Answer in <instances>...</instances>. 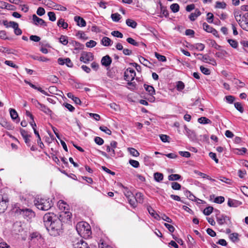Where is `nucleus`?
Returning <instances> with one entry per match:
<instances>
[{
	"mask_svg": "<svg viewBox=\"0 0 248 248\" xmlns=\"http://www.w3.org/2000/svg\"><path fill=\"white\" fill-rule=\"evenodd\" d=\"M34 202L38 209L43 211L50 209L53 205L52 200L46 197H37L34 200Z\"/></svg>",
	"mask_w": 248,
	"mask_h": 248,
	"instance_id": "obj_1",
	"label": "nucleus"
},
{
	"mask_svg": "<svg viewBox=\"0 0 248 248\" xmlns=\"http://www.w3.org/2000/svg\"><path fill=\"white\" fill-rule=\"evenodd\" d=\"M76 230L78 234L85 239L89 238L92 234L90 225L84 221L78 222L76 225Z\"/></svg>",
	"mask_w": 248,
	"mask_h": 248,
	"instance_id": "obj_2",
	"label": "nucleus"
},
{
	"mask_svg": "<svg viewBox=\"0 0 248 248\" xmlns=\"http://www.w3.org/2000/svg\"><path fill=\"white\" fill-rule=\"evenodd\" d=\"M62 223L61 222V221L59 219L58 217L57 218L55 219L52 223H51L50 227H48L46 230L49 232L50 235L56 236L59 234V233L62 229Z\"/></svg>",
	"mask_w": 248,
	"mask_h": 248,
	"instance_id": "obj_3",
	"label": "nucleus"
},
{
	"mask_svg": "<svg viewBox=\"0 0 248 248\" xmlns=\"http://www.w3.org/2000/svg\"><path fill=\"white\" fill-rule=\"evenodd\" d=\"M136 77V72L132 68H128L124 72V78L125 80L127 81L128 85L135 86V82H132Z\"/></svg>",
	"mask_w": 248,
	"mask_h": 248,
	"instance_id": "obj_4",
	"label": "nucleus"
},
{
	"mask_svg": "<svg viewBox=\"0 0 248 248\" xmlns=\"http://www.w3.org/2000/svg\"><path fill=\"white\" fill-rule=\"evenodd\" d=\"M16 212L20 215H21L23 217L27 220L31 219L35 216V213L31 209L29 208H19L16 210Z\"/></svg>",
	"mask_w": 248,
	"mask_h": 248,
	"instance_id": "obj_5",
	"label": "nucleus"
},
{
	"mask_svg": "<svg viewBox=\"0 0 248 248\" xmlns=\"http://www.w3.org/2000/svg\"><path fill=\"white\" fill-rule=\"evenodd\" d=\"M57 216L53 213L49 212L46 213L43 217V221L44 225L46 229L48 227H50L51 223L54 221L57 218Z\"/></svg>",
	"mask_w": 248,
	"mask_h": 248,
	"instance_id": "obj_6",
	"label": "nucleus"
},
{
	"mask_svg": "<svg viewBox=\"0 0 248 248\" xmlns=\"http://www.w3.org/2000/svg\"><path fill=\"white\" fill-rule=\"evenodd\" d=\"M93 60V55L91 52L83 51L81 54L80 61L85 63H88Z\"/></svg>",
	"mask_w": 248,
	"mask_h": 248,
	"instance_id": "obj_7",
	"label": "nucleus"
},
{
	"mask_svg": "<svg viewBox=\"0 0 248 248\" xmlns=\"http://www.w3.org/2000/svg\"><path fill=\"white\" fill-rule=\"evenodd\" d=\"M8 199L6 196L0 194V213L3 212L8 207Z\"/></svg>",
	"mask_w": 248,
	"mask_h": 248,
	"instance_id": "obj_8",
	"label": "nucleus"
},
{
	"mask_svg": "<svg viewBox=\"0 0 248 248\" xmlns=\"http://www.w3.org/2000/svg\"><path fill=\"white\" fill-rule=\"evenodd\" d=\"M71 216L72 214L69 211H62L58 218L61 221L62 223V222H67L70 221Z\"/></svg>",
	"mask_w": 248,
	"mask_h": 248,
	"instance_id": "obj_9",
	"label": "nucleus"
},
{
	"mask_svg": "<svg viewBox=\"0 0 248 248\" xmlns=\"http://www.w3.org/2000/svg\"><path fill=\"white\" fill-rule=\"evenodd\" d=\"M32 22L33 23L36 25H40L42 26H46V22L42 18L38 17L36 15H32Z\"/></svg>",
	"mask_w": 248,
	"mask_h": 248,
	"instance_id": "obj_10",
	"label": "nucleus"
},
{
	"mask_svg": "<svg viewBox=\"0 0 248 248\" xmlns=\"http://www.w3.org/2000/svg\"><path fill=\"white\" fill-rule=\"evenodd\" d=\"M58 206L62 211H67L69 207V205L62 200L58 202Z\"/></svg>",
	"mask_w": 248,
	"mask_h": 248,
	"instance_id": "obj_11",
	"label": "nucleus"
},
{
	"mask_svg": "<svg viewBox=\"0 0 248 248\" xmlns=\"http://www.w3.org/2000/svg\"><path fill=\"white\" fill-rule=\"evenodd\" d=\"M9 111L11 118L16 123H19L20 121V119L16 110L13 108H10Z\"/></svg>",
	"mask_w": 248,
	"mask_h": 248,
	"instance_id": "obj_12",
	"label": "nucleus"
},
{
	"mask_svg": "<svg viewBox=\"0 0 248 248\" xmlns=\"http://www.w3.org/2000/svg\"><path fill=\"white\" fill-rule=\"evenodd\" d=\"M231 80L232 83L234 84L235 87H236L237 89L243 88L245 86V83L244 82L236 78H233L231 79Z\"/></svg>",
	"mask_w": 248,
	"mask_h": 248,
	"instance_id": "obj_13",
	"label": "nucleus"
},
{
	"mask_svg": "<svg viewBox=\"0 0 248 248\" xmlns=\"http://www.w3.org/2000/svg\"><path fill=\"white\" fill-rule=\"evenodd\" d=\"M24 82L26 84H28L33 89L38 90V91L41 92L42 93H43L46 95H48V94L46 92L45 90H43L41 88L36 87L35 85L33 84L31 82L28 81V80H25Z\"/></svg>",
	"mask_w": 248,
	"mask_h": 248,
	"instance_id": "obj_14",
	"label": "nucleus"
},
{
	"mask_svg": "<svg viewBox=\"0 0 248 248\" xmlns=\"http://www.w3.org/2000/svg\"><path fill=\"white\" fill-rule=\"evenodd\" d=\"M112 62L111 58L108 55L103 57L101 60V63L103 65L107 67L110 65Z\"/></svg>",
	"mask_w": 248,
	"mask_h": 248,
	"instance_id": "obj_15",
	"label": "nucleus"
},
{
	"mask_svg": "<svg viewBox=\"0 0 248 248\" xmlns=\"http://www.w3.org/2000/svg\"><path fill=\"white\" fill-rule=\"evenodd\" d=\"M237 22L244 30L248 31V20L239 19Z\"/></svg>",
	"mask_w": 248,
	"mask_h": 248,
	"instance_id": "obj_16",
	"label": "nucleus"
},
{
	"mask_svg": "<svg viewBox=\"0 0 248 248\" xmlns=\"http://www.w3.org/2000/svg\"><path fill=\"white\" fill-rule=\"evenodd\" d=\"M75 21L77 23V25L79 26L83 27L86 25L85 20L79 16H76L74 17Z\"/></svg>",
	"mask_w": 248,
	"mask_h": 248,
	"instance_id": "obj_17",
	"label": "nucleus"
},
{
	"mask_svg": "<svg viewBox=\"0 0 248 248\" xmlns=\"http://www.w3.org/2000/svg\"><path fill=\"white\" fill-rule=\"evenodd\" d=\"M38 108L47 115H51L52 114V111L44 104H41Z\"/></svg>",
	"mask_w": 248,
	"mask_h": 248,
	"instance_id": "obj_18",
	"label": "nucleus"
},
{
	"mask_svg": "<svg viewBox=\"0 0 248 248\" xmlns=\"http://www.w3.org/2000/svg\"><path fill=\"white\" fill-rule=\"evenodd\" d=\"M149 213L155 219L157 220H160V217L155 213V211L151 207L149 206L147 208Z\"/></svg>",
	"mask_w": 248,
	"mask_h": 248,
	"instance_id": "obj_19",
	"label": "nucleus"
},
{
	"mask_svg": "<svg viewBox=\"0 0 248 248\" xmlns=\"http://www.w3.org/2000/svg\"><path fill=\"white\" fill-rule=\"evenodd\" d=\"M194 55L199 56L198 59L199 60H202L206 62H208V61H209V60H210V57L207 54L203 55L202 54L195 53Z\"/></svg>",
	"mask_w": 248,
	"mask_h": 248,
	"instance_id": "obj_20",
	"label": "nucleus"
},
{
	"mask_svg": "<svg viewBox=\"0 0 248 248\" xmlns=\"http://www.w3.org/2000/svg\"><path fill=\"white\" fill-rule=\"evenodd\" d=\"M87 247V243L83 240H80L74 245L75 248H86Z\"/></svg>",
	"mask_w": 248,
	"mask_h": 248,
	"instance_id": "obj_21",
	"label": "nucleus"
},
{
	"mask_svg": "<svg viewBox=\"0 0 248 248\" xmlns=\"http://www.w3.org/2000/svg\"><path fill=\"white\" fill-rule=\"evenodd\" d=\"M144 87L149 95H154L155 94V89L152 86L144 84Z\"/></svg>",
	"mask_w": 248,
	"mask_h": 248,
	"instance_id": "obj_22",
	"label": "nucleus"
},
{
	"mask_svg": "<svg viewBox=\"0 0 248 248\" xmlns=\"http://www.w3.org/2000/svg\"><path fill=\"white\" fill-rule=\"evenodd\" d=\"M201 15V12L196 9L194 13H191L189 16V19L191 21H194L196 18Z\"/></svg>",
	"mask_w": 248,
	"mask_h": 248,
	"instance_id": "obj_23",
	"label": "nucleus"
},
{
	"mask_svg": "<svg viewBox=\"0 0 248 248\" xmlns=\"http://www.w3.org/2000/svg\"><path fill=\"white\" fill-rule=\"evenodd\" d=\"M185 129L186 131V134L187 136L191 139H194L196 137L195 133L193 131L189 129L186 125L185 126Z\"/></svg>",
	"mask_w": 248,
	"mask_h": 248,
	"instance_id": "obj_24",
	"label": "nucleus"
},
{
	"mask_svg": "<svg viewBox=\"0 0 248 248\" xmlns=\"http://www.w3.org/2000/svg\"><path fill=\"white\" fill-rule=\"evenodd\" d=\"M126 24L128 26L130 27L133 29L136 28L137 26V22L131 19H126Z\"/></svg>",
	"mask_w": 248,
	"mask_h": 248,
	"instance_id": "obj_25",
	"label": "nucleus"
},
{
	"mask_svg": "<svg viewBox=\"0 0 248 248\" xmlns=\"http://www.w3.org/2000/svg\"><path fill=\"white\" fill-rule=\"evenodd\" d=\"M42 4L52 9L54 8V5H55V3L51 0H43L42 1Z\"/></svg>",
	"mask_w": 248,
	"mask_h": 248,
	"instance_id": "obj_26",
	"label": "nucleus"
},
{
	"mask_svg": "<svg viewBox=\"0 0 248 248\" xmlns=\"http://www.w3.org/2000/svg\"><path fill=\"white\" fill-rule=\"evenodd\" d=\"M127 151L133 156L137 157L140 155L139 152L135 148L129 147L127 148Z\"/></svg>",
	"mask_w": 248,
	"mask_h": 248,
	"instance_id": "obj_27",
	"label": "nucleus"
},
{
	"mask_svg": "<svg viewBox=\"0 0 248 248\" xmlns=\"http://www.w3.org/2000/svg\"><path fill=\"white\" fill-rule=\"evenodd\" d=\"M228 217L227 216L221 215L217 217V220L219 225H222L225 223L226 219Z\"/></svg>",
	"mask_w": 248,
	"mask_h": 248,
	"instance_id": "obj_28",
	"label": "nucleus"
},
{
	"mask_svg": "<svg viewBox=\"0 0 248 248\" xmlns=\"http://www.w3.org/2000/svg\"><path fill=\"white\" fill-rule=\"evenodd\" d=\"M101 42L104 46H108L111 45V40L108 37H104L101 40Z\"/></svg>",
	"mask_w": 248,
	"mask_h": 248,
	"instance_id": "obj_29",
	"label": "nucleus"
},
{
	"mask_svg": "<svg viewBox=\"0 0 248 248\" xmlns=\"http://www.w3.org/2000/svg\"><path fill=\"white\" fill-rule=\"evenodd\" d=\"M57 25L59 27H62L63 29H67L68 27V24L64 22V20L62 18L60 19L57 22Z\"/></svg>",
	"mask_w": 248,
	"mask_h": 248,
	"instance_id": "obj_30",
	"label": "nucleus"
},
{
	"mask_svg": "<svg viewBox=\"0 0 248 248\" xmlns=\"http://www.w3.org/2000/svg\"><path fill=\"white\" fill-rule=\"evenodd\" d=\"M134 197L137 202L142 203L143 202V195L142 193L140 192L137 193Z\"/></svg>",
	"mask_w": 248,
	"mask_h": 248,
	"instance_id": "obj_31",
	"label": "nucleus"
},
{
	"mask_svg": "<svg viewBox=\"0 0 248 248\" xmlns=\"http://www.w3.org/2000/svg\"><path fill=\"white\" fill-rule=\"evenodd\" d=\"M154 177L155 180L157 182H160L163 179V175L162 173H159L158 172H156L154 173Z\"/></svg>",
	"mask_w": 248,
	"mask_h": 248,
	"instance_id": "obj_32",
	"label": "nucleus"
},
{
	"mask_svg": "<svg viewBox=\"0 0 248 248\" xmlns=\"http://www.w3.org/2000/svg\"><path fill=\"white\" fill-rule=\"evenodd\" d=\"M16 23H17L14 21L8 22L7 20L3 21V24L6 28L12 27L13 28L16 25Z\"/></svg>",
	"mask_w": 248,
	"mask_h": 248,
	"instance_id": "obj_33",
	"label": "nucleus"
},
{
	"mask_svg": "<svg viewBox=\"0 0 248 248\" xmlns=\"http://www.w3.org/2000/svg\"><path fill=\"white\" fill-rule=\"evenodd\" d=\"M181 178V175L177 174H172L169 176L168 179L170 181L178 180Z\"/></svg>",
	"mask_w": 248,
	"mask_h": 248,
	"instance_id": "obj_34",
	"label": "nucleus"
},
{
	"mask_svg": "<svg viewBox=\"0 0 248 248\" xmlns=\"http://www.w3.org/2000/svg\"><path fill=\"white\" fill-rule=\"evenodd\" d=\"M155 55L159 61L164 62L167 61L166 57L164 55H160L157 52L155 53Z\"/></svg>",
	"mask_w": 248,
	"mask_h": 248,
	"instance_id": "obj_35",
	"label": "nucleus"
},
{
	"mask_svg": "<svg viewBox=\"0 0 248 248\" xmlns=\"http://www.w3.org/2000/svg\"><path fill=\"white\" fill-rule=\"evenodd\" d=\"M203 29L208 32H212V31L214 30V28L211 27L210 26L208 25L206 23L204 22L203 23L202 25Z\"/></svg>",
	"mask_w": 248,
	"mask_h": 248,
	"instance_id": "obj_36",
	"label": "nucleus"
},
{
	"mask_svg": "<svg viewBox=\"0 0 248 248\" xmlns=\"http://www.w3.org/2000/svg\"><path fill=\"white\" fill-rule=\"evenodd\" d=\"M198 121L199 123L203 124H206L211 123V121L205 117H202L199 118Z\"/></svg>",
	"mask_w": 248,
	"mask_h": 248,
	"instance_id": "obj_37",
	"label": "nucleus"
},
{
	"mask_svg": "<svg viewBox=\"0 0 248 248\" xmlns=\"http://www.w3.org/2000/svg\"><path fill=\"white\" fill-rule=\"evenodd\" d=\"M213 209L214 208L213 207L208 206L204 209L203 213L206 216H209L212 213Z\"/></svg>",
	"mask_w": 248,
	"mask_h": 248,
	"instance_id": "obj_38",
	"label": "nucleus"
},
{
	"mask_svg": "<svg viewBox=\"0 0 248 248\" xmlns=\"http://www.w3.org/2000/svg\"><path fill=\"white\" fill-rule=\"evenodd\" d=\"M47 80L52 83H56L59 81V78L54 75L49 76L47 78Z\"/></svg>",
	"mask_w": 248,
	"mask_h": 248,
	"instance_id": "obj_39",
	"label": "nucleus"
},
{
	"mask_svg": "<svg viewBox=\"0 0 248 248\" xmlns=\"http://www.w3.org/2000/svg\"><path fill=\"white\" fill-rule=\"evenodd\" d=\"M60 42L63 45H66L68 43V37L66 36L61 35L59 38Z\"/></svg>",
	"mask_w": 248,
	"mask_h": 248,
	"instance_id": "obj_40",
	"label": "nucleus"
},
{
	"mask_svg": "<svg viewBox=\"0 0 248 248\" xmlns=\"http://www.w3.org/2000/svg\"><path fill=\"white\" fill-rule=\"evenodd\" d=\"M121 15L118 13L112 14L111 17L113 21L115 22H118L121 19Z\"/></svg>",
	"mask_w": 248,
	"mask_h": 248,
	"instance_id": "obj_41",
	"label": "nucleus"
},
{
	"mask_svg": "<svg viewBox=\"0 0 248 248\" xmlns=\"http://www.w3.org/2000/svg\"><path fill=\"white\" fill-rule=\"evenodd\" d=\"M185 88V84L184 83L181 81H179L177 82L176 83V89L179 91H181L183 90Z\"/></svg>",
	"mask_w": 248,
	"mask_h": 248,
	"instance_id": "obj_42",
	"label": "nucleus"
},
{
	"mask_svg": "<svg viewBox=\"0 0 248 248\" xmlns=\"http://www.w3.org/2000/svg\"><path fill=\"white\" fill-rule=\"evenodd\" d=\"M228 42L229 43L230 46L234 48H236L238 46V42L235 40L228 39Z\"/></svg>",
	"mask_w": 248,
	"mask_h": 248,
	"instance_id": "obj_43",
	"label": "nucleus"
},
{
	"mask_svg": "<svg viewBox=\"0 0 248 248\" xmlns=\"http://www.w3.org/2000/svg\"><path fill=\"white\" fill-rule=\"evenodd\" d=\"M215 7L216 8L225 9L226 7V4L224 2L217 1Z\"/></svg>",
	"mask_w": 248,
	"mask_h": 248,
	"instance_id": "obj_44",
	"label": "nucleus"
},
{
	"mask_svg": "<svg viewBox=\"0 0 248 248\" xmlns=\"http://www.w3.org/2000/svg\"><path fill=\"white\" fill-rule=\"evenodd\" d=\"M99 248H111V247L105 243L103 240H100L98 243Z\"/></svg>",
	"mask_w": 248,
	"mask_h": 248,
	"instance_id": "obj_45",
	"label": "nucleus"
},
{
	"mask_svg": "<svg viewBox=\"0 0 248 248\" xmlns=\"http://www.w3.org/2000/svg\"><path fill=\"white\" fill-rule=\"evenodd\" d=\"M170 8L173 13L178 12L179 10V5L177 3H173L171 4Z\"/></svg>",
	"mask_w": 248,
	"mask_h": 248,
	"instance_id": "obj_46",
	"label": "nucleus"
},
{
	"mask_svg": "<svg viewBox=\"0 0 248 248\" xmlns=\"http://www.w3.org/2000/svg\"><path fill=\"white\" fill-rule=\"evenodd\" d=\"M99 129L103 132H105L106 134L110 135L111 134V130L108 129L107 127L105 126H101L99 127Z\"/></svg>",
	"mask_w": 248,
	"mask_h": 248,
	"instance_id": "obj_47",
	"label": "nucleus"
},
{
	"mask_svg": "<svg viewBox=\"0 0 248 248\" xmlns=\"http://www.w3.org/2000/svg\"><path fill=\"white\" fill-rule=\"evenodd\" d=\"M234 107L236 108V109L238 110L240 112L242 113L244 111L243 107L241 103L239 102L235 103Z\"/></svg>",
	"mask_w": 248,
	"mask_h": 248,
	"instance_id": "obj_48",
	"label": "nucleus"
},
{
	"mask_svg": "<svg viewBox=\"0 0 248 248\" xmlns=\"http://www.w3.org/2000/svg\"><path fill=\"white\" fill-rule=\"evenodd\" d=\"M54 9L59 10V11H65L67 10V8L63 6L60 4H58L55 3V5H54Z\"/></svg>",
	"mask_w": 248,
	"mask_h": 248,
	"instance_id": "obj_49",
	"label": "nucleus"
},
{
	"mask_svg": "<svg viewBox=\"0 0 248 248\" xmlns=\"http://www.w3.org/2000/svg\"><path fill=\"white\" fill-rule=\"evenodd\" d=\"M129 163L132 167L135 168H138L140 166L139 162L137 160L130 159Z\"/></svg>",
	"mask_w": 248,
	"mask_h": 248,
	"instance_id": "obj_50",
	"label": "nucleus"
},
{
	"mask_svg": "<svg viewBox=\"0 0 248 248\" xmlns=\"http://www.w3.org/2000/svg\"><path fill=\"white\" fill-rule=\"evenodd\" d=\"M13 29H14V32L16 35H19L22 34V31L18 28V23H16V25L14 27Z\"/></svg>",
	"mask_w": 248,
	"mask_h": 248,
	"instance_id": "obj_51",
	"label": "nucleus"
},
{
	"mask_svg": "<svg viewBox=\"0 0 248 248\" xmlns=\"http://www.w3.org/2000/svg\"><path fill=\"white\" fill-rule=\"evenodd\" d=\"M49 19L51 21H55L56 19L55 14L53 12H49L47 13Z\"/></svg>",
	"mask_w": 248,
	"mask_h": 248,
	"instance_id": "obj_52",
	"label": "nucleus"
},
{
	"mask_svg": "<svg viewBox=\"0 0 248 248\" xmlns=\"http://www.w3.org/2000/svg\"><path fill=\"white\" fill-rule=\"evenodd\" d=\"M171 186L172 188L174 190H180L181 187V185L177 182H172Z\"/></svg>",
	"mask_w": 248,
	"mask_h": 248,
	"instance_id": "obj_53",
	"label": "nucleus"
},
{
	"mask_svg": "<svg viewBox=\"0 0 248 248\" xmlns=\"http://www.w3.org/2000/svg\"><path fill=\"white\" fill-rule=\"evenodd\" d=\"M111 34L113 36L118 38H122L123 37V34L118 31H113L111 32Z\"/></svg>",
	"mask_w": 248,
	"mask_h": 248,
	"instance_id": "obj_54",
	"label": "nucleus"
},
{
	"mask_svg": "<svg viewBox=\"0 0 248 248\" xmlns=\"http://www.w3.org/2000/svg\"><path fill=\"white\" fill-rule=\"evenodd\" d=\"M200 70L203 74L206 75H209L210 74V70L207 68L203 67V66H200Z\"/></svg>",
	"mask_w": 248,
	"mask_h": 248,
	"instance_id": "obj_55",
	"label": "nucleus"
},
{
	"mask_svg": "<svg viewBox=\"0 0 248 248\" xmlns=\"http://www.w3.org/2000/svg\"><path fill=\"white\" fill-rule=\"evenodd\" d=\"M129 203L133 207L136 206L137 202L135 200V197L133 196V198H130L129 199H127Z\"/></svg>",
	"mask_w": 248,
	"mask_h": 248,
	"instance_id": "obj_56",
	"label": "nucleus"
},
{
	"mask_svg": "<svg viewBox=\"0 0 248 248\" xmlns=\"http://www.w3.org/2000/svg\"><path fill=\"white\" fill-rule=\"evenodd\" d=\"M225 199L223 196L217 197L214 202L217 203H222L224 202Z\"/></svg>",
	"mask_w": 248,
	"mask_h": 248,
	"instance_id": "obj_57",
	"label": "nucleus"
},
{
	"mask_svg": "<svg viewBox=\"0 0 248 248\" xmlns=\"http://www.w3.org/2000/svg\"><path fill=\"white\" fill-rule=\"evenodd\" d=\"M106 147V150L108 153H110V155L111 156H114L115 155V151L113 149H112L109 145H105Z\"/></svg>",
	"mask_w": 248,
	"mask_h": 248,
	"instance_id": "obj_58",
	"label": "nucleus"
},
{
	"mask_svg": "<svg viewBox=\"0 0 248 248\" xmlns=\"http://www.w3.org/2000/svg\"><path fill=\"white\" fill-rule=\"evenodd\" d=\"M226 54L227 52L226 51L222 50L221 51L216 52V53L215 54V56L217 57L223 58Z\"/></svg>",
	"mask_w": 248,
	"mask_h": 248,
	"instance_id": "obj_59",
	"label": "nucleus"
},
{
	"mask_svg": "<svg viewBox=\"0 0 248 248\" xmlns=\"http://www.w3.org/2000/svg\"><path fill=\"white\" fill-rule=\"evenodd\" d=\"M94 142L99 145H101L104 143V140L99 137H96L94 138Z\"/></svg>",
	"mask_w": 248,
	"mask_h": 248,
	"instance_id": "obj_60",
	"label": "nucleus"
},
{
	"mask_svg": "<svg viewBox=\"0 0 248 248\" xmlns=\"http://www.w3.org/2000/svg\"><path fill=\"white\" fill-rule=\"evenodd\" d=\"M185 195L190 200L194 201L196 197L189 191H186Z\"/></svg>",
	"mask_w": 248,
	"mask_h": 248,
	"instance_id": "obj_61",
	"label": "nucleus"
},
{
	"mask_svg": "<svg viewBox=\"0 0 248 248\" xmlns=\"http://www.w3.org/2000/svg\"><path fill=\"white\" fill-rule=\"evenodd\" d=\"M126 41L128 43H129L134 46H138V45H139V43L138 42H137L134 39H133L132 38H130V37L126 39Z\"/></svg>",
	"mask_w": 248,
	"mask_h": 248,
	"instance_id": "obj_62",
	"label": "nucleus"
},
{
	"mask_svg": "<svg viewBox=\"0 0 248 248\" xmlns=\"http://www.w3.org/2000/svg\"><path fill=\"white\" fill-rule=\"evenodd\" d=\"M73 44L75 47V49L76 50L82 49L83 48V46L78 42L75 41Z\"/></svg>",
	"mask_w": 248,
	"mask_h": 248,
	"instance_id": "obj_63",
	"label": "nucleus"
},
{
	"mask_svg": "<svg viewBox=\"0 0 248 248\" xmlns=\"http://www.w3.org/2000/svg\"><path fill=\"white\" fill-rule=\"evenodd\" d=\"M238 234L237 233H232L230 234V238L233 242H235L238 239Z\"/></svg>",
	"mask_w": 248,
	"mask_h": 248,
	"instance_id": "obj_64",
	"label": "nucleus"
}]
</instances>
